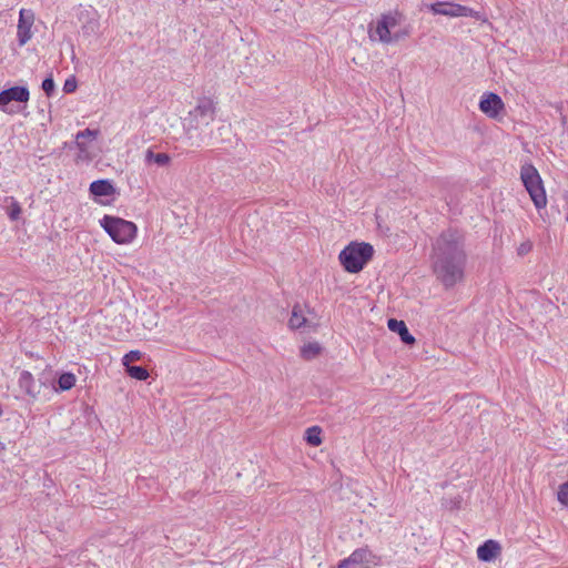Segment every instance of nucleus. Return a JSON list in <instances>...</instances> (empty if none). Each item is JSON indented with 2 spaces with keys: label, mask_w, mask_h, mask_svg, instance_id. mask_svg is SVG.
I'll return each instance as SVG.
<instances>
[{
  "label": "nucleus",
  "mask_w": 568,
  "mask_h": 568,
  "mask_svg": "<svg viewBox=\"0 0 568 568\" xmlns=\"http://www.w3.org/2000/svg\"><path fill=\"white\" fill-rule=\"evenodd\" d=\"M466 258L464 240L457 231L447 230L436 239L433 244L432 266L445 288L463 281Z\"/></svg>",
  "instance_id": "1"
},
{
  "label": "nucleus",
  "mask_w": 568,
  "mask_h": 568,
  "mask_svg": "<svg viewBox=\"0 0 568 568\" xmlns=\"http://www.w3.org/2000/svg\"><path fill=\"white\" fill-rule=\"evenodd\" d=\"M100 224L118 244L131 243L138 233V227L133 222L116 216L104 215Z\"/></svg>",
  "instance_id": "2"
},
{
  "label": "nucleus",
  "mask_w": 568,
  "mask_h": 568,
  "mask_svg": "<svg viewBox=\"0 0 568 568\" xmlns=\"http://www.w3.org/2000/svg\"><path fill=\"white\" fill-rule=\"evenodd\" d=\"M520 179L536 209L540 210L545 207L547 204V197L542 180L537 169L530 163H525L520 169Z\"/></svg>",
  "instance_id": "3"
},
{
  "label": "nucleus",
  "mask_w": 568,
  "mask_h": 568,
  "mask_svg": "<svg viewBox=\"0 0 568 568\" xmlns=\"http://www.w3.org/2000/svg\"><path fill=\"white\" fill-rule=\"evenodd\" d=\"M217 101L212 97H201L195 106L189 112L190 120L195 129L209 126L216 116Z\"/></svg>",
  "instance_id": "4"
},
{
  "label": "nucleus",
  "mask_w": 568,
  "mask_h": 568,
  "mask_svg": "<svg viewBox=\"0 0 568 568\" xmlns=\"http://www.w3.org/2000/svg\"><path fill=\"white\" fill-rule=\"evenodd\" d=\"M288 325L292 329L307 328L315 332L320 326V318L307 306L296 304L293 306Z\"/></svg>",
  "instance_id": "5"
},
{
  "label": "nucleus",
  "mask_w": 568,
  "mask_h": 568,
  "mask_svg": "<svg viewBox=\"0 0 568 568\" xmlns=\"http://www.w3.org/2000/svg\"><path fill=\"white\" fill-rule=\"evenodd\" d=\"M99 132L97 130L85 129L80 131L75 135V146L78 149V154L75 156V162L79 163H88L94 158L93 145L92 142L97 139Z\"/></svg>",
  "instance_id": "6"
},
{
  "label": "nucleus",
  "mask_w": 568,
  "mask_h": 568,
  "mask_svg": "<svg viewBox=\"0 0 568 568\" xmlns=\"http://www.w3.org/2000/svg\"><path fill=\"white\" fill-rule=\"evenodd\" d=\"M426 7L434 14L447 17H474L476 19H480V13L478 11L454 2L439 1L426 4Z\"/></svg>",
  "instance_id": "7"
},
{
  "label": "nucleus",
  "mask_w": 568,
  "mask_h": 568,
  "mask_svg": "<svg viewBox=\"0 0 568 568\" xmlns=\"http://www.w3.org/2000/svg\"><path fill=\"white\" fill-rule=\"evenodd\" d=\"M34 23V13L30 9H21L19 12L18 21V42L20 45H24L31 38V28Z\"/></svg>",
  "instance_id": "8"
},
{
  "label": "nucleus",
  "mask_w": 568,
  "mask_h": 568,
  "mask_svg": "<svg viewBox=\"0 0 568 568\" xmlns=\"http://www.w3.org/2000/svg\"><path fill=\"white\" fill-rule=\"evenodd\" d=\"M504 106L501 98L493 92L484 93L479 101V110L491 119H496Z\"/></svg>",
  "instance_id": "9"
},
{
  "label": "nucleus",
  "mask_w": 568,
  "mask_h": 568,
  "mask_svg": "<svg viewBox=\"0 0 568 568\" xmlns=\"http://www.w3.org/2000/svg\"><path fill=\"white\" fill-rule=\"evenodd\" d=\"M29 100V90L24 87H12L0 92V108L6 111V105L11 101L27 102Z\"/></svg>",
  "instance_id": "10"
},
{
  "label": "nucleus",
  "mask_w": 568,
  "mask_h": 568,
  "mask_svg": "<svg viewBox=\"0 0 568 568\" xmlns=\"http://www.w3.org/2000/svg\"><path fill=\"white\" fill-rule=\"evenodd\" d=\"M501 547L498 541L488 539L477 548V557L484 562H490L500 554Z\"/></svg>",
  "instance_id": "11"
},
{
  "label": "nucleus",
  "mask_w": 568,
  "mask_h": 568,
  "mask_svg": "<svg viewBox=\"0 0 568 568\" xmlns=\"http://www.w3.org/2000/svg\"><path fill=\"white\" fill-rule=\"evenodd\" d=\"M387 326L390 332L397 333L399 335L400 341L404 344L413 345L415 343V337L409 333L404 321L389 318L387 322Z\"/></svg>",
  "instance_id": "12"
},
{
  "label": "nucleus",
  "mask_w": 568,
  "mask_h": 568,
  "mask_svg": "<svg viewBox=\"0 0 568 568\" xmlns=\"http://www.w3.org/2000/svg\"><path fill=\"white\" fill-rule=\"evenodd\" d=\"M19 386L32 398H36L40 393V385L36 382L32 374L23 371L19 376Z\"/></svg>",
  "instance_id": "13"
},
{
  "label": "nucleus",
  "mask_w": 568,
  "mask_h": 568,
  "mask_svg": "<svg viewBox=\"0 0 568 568\" xmlns=\"http://www.w3.org/2000/svg\"><path fill=\"white\" fill-rule=\"evenodd\" d=\"M369 38L373 41H381L388 44L393 42V32L387 28L384 21L379 19L376 27L369 29Z\"/></svg>",
  "instance_id": "14"
},
{
  "label": "nucleus",
  "mask_w": 568,
  "mask_h": 568,
  "mask_svg": "<svg viewBox=\"0 0 568 568\" xmlns=\"http://www.w3.org/2000/svg\"><path fill=\"white\" fill-rule=\"evenodd\" d=\"M341 264L349 273H355V241H352L338 256Z\"/></svg>",
  "instance_id": "15"
},
{
  "label": "nucleus",
  "mask_w": 568,
  "mask_h": 568,
  "mask_svg": "<svg viewBox=\"0 0 568 568\" xmlns=\"http://www.w3.org/2000/svg\"><path fill=\"white\" fill-rule=\"evenodd\" d=\"M374 255V247L366 242H357V273L361 272Z\"/></svg>",
  "instance_id": "16"
},
{
  "label": "nucleus",
  "mask_w": 568,
  "mask_h": 568,
  "mask_svg": "<svg viewBox=\"0 0 568 568\" xmlns=\"http://www.w3.org/2000/svg\"><path fill=\"white\" fill-rule=\"evenodd\" d=\"M381 565V558L366 548L357 549V567H376Z\"/></svg>",
  "instance_id": "17"
},
{
  "label": "nucleus",
  "mask_w": 568,
  "mask_h": 568,
  "mask_svg": "<svg viewBox=\"0 0 568 568\" xmlns=\"http://www.w3.org/2000/svg\"><path fill=\"white\" fill-rule=\"evenodd\" d=\"M90 192L94 196H110L115 193V189L108 180H98L91 183Z\"/></svg>",
  "instance_id": "18"
},
{
  "label": "nucleus",
  "mask_w": 568,
  "mask_h": 568,
  "mask_svg": "<svg viewBox=\"0 0 568 568\" xmlns=\"http://www.w3.org/2000/svg\"><path fill=\"white\" fill-rule=\"evenodd\" d=\"M146 164H155L159 168H166L171 163V158L166 153H154L151 149H148L144 155Z\"/></svg>",
  "instance_id": "19"
},
{
  "label": "nucleus",
  "mask_w": 568,
  "mask_h": 568,
  "mask_svg": "<svg viewBox=\"0 0 568 568\" xmlns=\"http://www.w3.org/2000/svg\"><path fill=\"white\" fill-rule=\"evenodd\" d=\"M322 346L317 342H308L301 347V357L305 361H312L320 356Z\"/></svg>",
  "instance_id": "20"
},
{
  "label": "nucleus",
  "mask_w": 568,
  "mask_h": 568,
  "mask_svg": "<svg viewBox=\"0 0 568 568\" xmlns=\"http://www.w3.org/2000/svg\"><path fill=\"white\" fill-rule=\"evenodd\" d=\"M305 440L311 446H320L322 444V429L318 426L308 427L305 430Z\"/></svg>",
  "instance_id": "21"
},
{
  "label": "nucleus",
  "mask_w": 568,
  "mask_h": 568,
  "mask_svg": "<svg viewBox=\"0 0 568 568\" xmlns=\"http://www.w3.org/2000/svg\"><path fill=\"white\" fill-rule=\"evenodd\" d=\"M384 23L387 26V28L392 31L397 26H399L404 19L403 14L398 11H393L387 14H383L381 18Z\"/></svg>",
  "instance_id": "22"
},
{
  "label": "nucleus",
  "mask_w": 568,
  "mask_h": 568,
  "mask_svg": "<svg viewBox=\"0 0 568 568\" xmlns=\"http://www.w3.org/2000/svg\"><path fill=\"white\" fill-rule=\"evenodd\" d=\"M6 201L9 202V205L7 207L8 216L10 217V220L17 221L22 213V209L19 202L14 197H7Z\"/></svg>",
  "instance_id": "23"
},
{
  "label": "nucleus",
  "mask_w": 568,
  "mask_h": 568,
  "mask_svg": "<svg viewBox=\"0 0 568 568\" xmlns=\"http://www.w3.org/2000/svg\"><path fill=\"white\" fill-rule=\"evenodd\" d=\"M126 372L130 377L138 381H145L149 377V372L142 366H128Z\"/></svg>",
  "instance_id": "24"
},
{
  "label": "nucleus",
  "mask_w": 568,
  "mask_h": 568,
  "mask_svg": "<svg viewBox=\"0 0 568 568\" xmlns=\"http://www.w3.org/2000/svg\"><path fill=\"white\" fill-rule=\"evenodd\" d=\"M59 387L62 390L71 389L75 384V376L71 373H63L58 381Z\"/></svg>",
  "instance_id": "25"
},
{
  "label": "nucleus",
  "mask_w": 568,
  "mask_h": 568,
  "mask_svg": "<svg viewBox=\"0 0 568 568\" xmlns=\"http://www.w3.org/2000/svg\"><path fill=\"white\" fill-rule=\"evenodd\" d=\"M142 357V353L140 351H131L128 354H125L122 358L123 366L128 367L131 366V362L140 361Z\"/></svg>",
  "instance_id": "26"
},
{
  "label": "nucleus",
  "mask_w": 568,
  "mask_h": 568,
  "mask_svg": "<svg viewBox=\"0 0 568 568\" xmlns=\"http://www.w3.org/2000/svg\"><path fill=\"white\" fill-rule=\"evenodd\" d=\"M55 84L52 78H47L42 82V90L45 92L47 95H51L54 91Z\"/></svg>",
  "instance_id": "27"
},
{
  "label": "nucleus",
  "mask_w": 568,
  "mask_h": 568,
  "mask_svg": "<svg viewBox=\"0 0 568 568\" xmlns=\"http://www.w3.org/2000/svg\"><path fill=\"white\" fill-rule=\"evenodd\" d=\"M77 89V80L74 77L65 80L64 82V85H63V90L64 92L67 93H71L73 92L74 90Z\"/></svg>",
  "instance_id": "28"
},
{
  "label": "nucleus",
  "mask_w": 568,
  "mask_h": 568,
  "mask_svg": "<svg viewBox=\"0 0 568 568\" xmlns=\"http://www.w3.org/2000/svg\"><path fill=\"white\" fill-rule=\"evenodd\" d=\"M409 28H405L403 30H399V31H394L393 32V42H397L399 41L400 39L407 37L409 34Z\"/></svg>",
  "instance_id": "29"
},
{
  "label": "nucleus",
  "mask_w": 568,
  "mask_h": 568,
  "mask_svg": "<svg viewBox=\"0 0 568 568\" xmlns=\"http://www.w3.org/2000/svg\"><path fill=\"white\" fill-rule=\"evenodd\" d=\"M354 555L355 554H352L348 558L342 560L337 568H351V566L355 564Z\"/></svg>",
  "instance_id": "30"
},
{
  "label": "nucleus",
  "mask_w": 568,
  "mask_h": 568,
  "mask_svg": "<svg viewBox=\"0 0 568 568\" xmlns=\"http://www.w3.org/2000/svg\"><path fill=\"white\" fill-rule=\"evenodd\" d=\"M530 250V246L521 245L519 248V254H524Z\"/></svg>",
  "instance_id": "31"
},
{
  "label": "nucleus",
  "mask_w": 568,
  "mask_h": 568,
  "mask_svg": "<svg viewBox=\"0 0 568 568\" xmlns=\"http://www.w3.org/2000/svg\"><path fill=\"white\" fill-rule=\"evenodd\" d=\"M6 450V445L0 442V454Z\"/></svg>",
  "instance_id": "32"
},
{
  "label": "nucleus",
  "mask_w": 568,
  "mask_h": 568,
  "mask_svg": "<svg viewBox=\"0 0 568 568\" xmlns=\"http://www.w3.org/2000/svg\"><path fill=\"white\" fill-rule=\"evenodd\" d=\"M566 206H567L566 221L568 222V196H567V201H566Z\"/></svg>",
  "instance_id": "33"
},
{
  "label": "nucleus",
  "mask_w": 568,
  "mask_h": 568,
  "mask_svg": "<svg viewBox=\"0 0 568 568\" xmlns=\"http://www.w3.org/2000/svg\"><path fill=\"white\" fill-rule=\"evenodd\" d=\"M357 568H372V567H357Z\"/></svg>",
  "instance_id": "34"
}]
</instances>
